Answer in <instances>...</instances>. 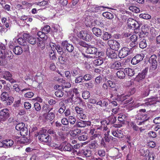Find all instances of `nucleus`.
<instances>
[{
  "label": "nucleus",
  "instance_id": "2f4dec72",
  "mask_svg": "<svg viewBox=\"0 0 160 160\" xmlns=\"http://www.w3.org/2000/svg\"><path fill=\"white\" fill-rule=\"evenodd\" d=\"M117 77L120 79H123L125 77V72L122 70L118 71L117 73Z\"/></svg>",
  "mask_w": 160,
  "mask_h": 160
},
{
  "label": "nucleus",
  "instance_id": "72a5a7b5",
  "mask_svg": "<svg viewBox=\"0 0 160 160\" xmlns=\"http://www.w3.org/2000/svg\"><path fill=\"white\" fill-rule=\"evenodd\" d=\"M12 74L8 71H5L3 73V78L7 80L10 81L9 78L12 77Z\"/></svg>",
  "mask_w": 160,
  "mask_h": 160
},
{
  "label": "nucleus",
  "instance_id": "58836bf2",
  "mask_svg": "<svg viewBox=\"0 0 160 160\" xmlns=\"http://www.w3.org/2000/svg\"><path fill=\"white\" fill-rule=\"evenodd\" d=\"M108 119L109 122L108 123H107V124L108 125L109 123L112 124L116 122L117 120L116 117L111 116L108 117Z\"/></svg>",
  "mask_w": 160,
  "mask_h": 160
},
{
  "label": "nucleus",
  "instance_id": "a878e982",
  "mask_svg": "<svg viewBox=\"0 0 160 160\" xmlns=\"http://www.w3.org/2000/svg\"><path fill=\"white\" fill-rule=\"evenodd\" d=\"M13 52L14 53L17 55L21 54L23 52L22 48L18 46H16L13 49Z\"/></svg>",
  "mask_w": 160,
  "mask_h": 160
},
{
  "label": "nucleus",
  "instance_id": "4d7b16f0",
  "mask_svg": "<svg viewBox=\"0 0 160 160\" xmlns=\"http://www.w3.org/2000/svg\"><path fill=\"white\" fill-rule=\"evenodd\" d=\"M75 110L77 112L78 116V115H79L80 114H82V113L84 111L83 109L82 108H80L78 107H76L75 108Z\"/></svg>",
  "mask_w": 160,
  "mask_h": 160
},
{
  "label": "nucleus",
  "instance_id": "c85d7f7f",
  "mask_svg": "<svg viewBox=\"0 0 160 160\" xmlns=\"http://www.w3.org/2000/svg\"><path fill=\"white\" fill-rule=\"evenodd\" d=\"M9 96L8 93L7 92H2L1 95V100L2 102L6 101Z\"/></svg>",
  "mask_w": 160,
  "mask_h": 160
},
{
  "label": "nucleus",
  "instance_id": "a211bd4d",
  "mask_svg": "<svg viewBox=\"0 0 160 160\" xmlns=\"http://www.w3.org/2000/svg\"><path fill=\"white\" fill-rule=\"evenodd\" d=\"M86 52L88 54H94L97 55V49L95 47L88 45L86 49Z\"/></svg>",
  "mask_w": 160,
  "mask_h": 160
},
{
  "label": "nucleus",
  "instance_id": "4468645a",
  "mask_svg": "<svg viewBox=\"0 0 160 160\" xmlns=\"http://www.w3.org/2000/svg\"><path fill=\"white\" fill-rule=\"evenodd\" d=\"M9 110L7 108H4L0 111V116L3 121H5L9 117Z\"/></svg>",
  "mask_w": 160,
  "mask_h": 160
},
{
  "label": "nucleus",
  "instance_id": "4c0bfd02",
  "mask_svg": "<svg viewBox=\"0 0 160 160\" xmlns=\"http://www.w3.org/2000/svg\"><path fill=\"white\" fill-rule=\"evenodd\" d=\"M103 16L109 19H112L113 18V15L111 13L106 12L103 13Z\"/></svg>",
  "mask_w": 160,
  "mask_h": 160
},
{
  "label": "nucleus",
  "instance_id": "7ed1b4c3",
  "mask_svg": "<svg viewBox=\"0 0 160 160\" xmlns=\"http://www.w3.org/2000/svg\"><path fill=\"white\" fill-rule=\"evenodd\" d=\"M38 138L40 141L45 142H49L51 141V137L47 133L45 129L39 132Z\"/></svg>",
  "mask_w": 160,
  "mask_h": 160
},
{
  "label": "nucleus",
  "instance_id": "e433bc0d",
  "mask_svg": "<svg viewBox=\"0 0 160 160\" xmlns=\"http://www.w3.org/2000/svg\"><path fill=\"white\" fill-rule=\"evenodd\" d=\"M103 63V60L102 58H99L94 60L93 61V63L95 66H99Z\"/></svg>",
  "mask_w": 160,
  "mask_h": 160
},
{
  "label": "nucleus",
  "instance_id": "c03bdc74",
  "mask_svg": "<svg viewBox=\"0 0 160 160\" xmlns=\"http://www.w3.org/2000/svg\"><path fill=\"white\" fill-rule=\"evenodd\" d=\"M55 94L57 97L61 98L63 96V92L58 89L55 92Z\"/></svg>",
  "mask_w": 160,
  "mask_h": 160
},
{
  "label": "nucleus",
  "instance_id": "5fc2aeb1",
  "mask_svg": "<svg viewBox=\"0 0 160 160\" xmlns=\"http://www.w3.org/2000/svg\"><path fill=\"white\" fill-rule=\"evenodd\" d=\"M140 18L146 19H150L151 18V16L148 14H141L139 15Z\"/></svg>",
  "mask_w": 160,
  "mask_h": 160
},
{
  "label": "nucleus",
  "instance_id": "0e129e2a",
  "mask_svg": "<svg viewBox=\"0 0 160 160\" xmlns=\"http://www.w3.org/2000/svg\"><path fill=\"white\" fill-rule=\"evenodd\" d=\"M83 154L86 157H89L91 155V152L90 150H87L84 151Z\"/></svg>",
  "mask_w": 160,
  "mask_h": 160
},
{
  "label": "nucleus",
  "instance_id": "1a4fd4ad",
  "mask_svg": "<svg viewBox=\"0 0 160 160\" xmlns=\"http://www.w3.org/2000/svg\"><path fill=\"white\" fill-rule=\"evenodd\" d=\"M108 42L110 48L114 50L115 51L118 50L120 47V44L116 40H109Z\"/></svg>",
  "mask_w": 160,
  "mask_h": 160
},
{
  "label": "nucleus",
  "instance_id": "774afa93",
  "mask_svg": "<svg viewBox=\"0 0 160 160\" xmlns=\"http://www.w3.org/2000/svg\"><path fill=\"white\" fill-rule=\"evenodd\" d=\"M149 158L148 160H153L155 155L153 152H149L148 154Z\"/></svg>",
  "mask_w": 160,
  "mask_h": 160
},
{
  "label": "nucleus",
  "instance_id": "2eb2a0df",
  "mask_svg": "<svg viewBox=\"0 0 160 160\" xmlns=\"http://www.w3.org/2000/svg\"><path fill=\"white\" fill-rule=\"evenodd\" d=\"M154 88L153 85L151 84L144 88L142 93L143 97H145L148 96L149 95L150 91H152Z\"/></svg>",
  "mask_w": 160,
  "mask_h": 160
},
{
  "label": "nucleus",
  "instance_id": "20e7f679",
  "mask_svg": "<svg viewBox=\"0 0 160 160\" xmlns=\"http://www.w3.org/2000/svg\"><path fill=\"white\" fill-rule=\"evenodd\" d=\"M146 110L144 109H140L138 111L136 118L140 120L147 121L149 119L147 114L145 113Z\"/></svg>",
  "mask_w": 160,
  "mask_h": 160
},
{
  "label": "nucleus",
  "instance_id": "37998d69",
  "mask_svg": "<svg viewBox=\"0 0 160 160\" xmlns=\"http://www.w3.org/2000/svg\"><path fill=\"white\" fill-rule=\"evenodd\" d=\"M68 120L69 122L72 125L74 124L76 122V118L72 116H69L68 117Z\"/></svg>",
  "mask_w": 160,
  "mask_h": 160
},
{
  "label": "nucleus",
  "instance_id": "f257e3e1",
  "mask_svg": "<svg viewBox=\"0 0 160 160\" xmlns=\"http://www.w3.org/2000/svg\"><path fill=\"white\" fill-rule=\"evenodd\" d=\"M128 27L134 30V32L136 33H138L140 29V24L138 22L132 18H129L127 21Z\"/></svg>",
  "mask_w": 160,
  "mask_h": 160
},
{
  "label": "nucleus",
  "instance_id": "4be33fe9",
  "mask_svg": "<svg viewBox=\"0 0 160 160\" xmlns=\"http://www.w3.org/2000/svg\"><path fill=\"white\" fill-rule=\"evenodd\" d=\"M2 146L0 145V147H4L6 146L7 147H10L13 144V141L10 139L5 140L2 141V143H1Z\"/></svg>",
  "mask_w": 160,
  "mask_h": 160
},
{
  "label": "nucleus",
  "instance_id": "052dcab7",
  "mask_svg": "<svg viewBox=\"0 0 160 160\" xmlns=\"http://www.w3.org/2000/svg\"><path fill=\"white\" fill-rule=\"evenodd\" d=\"M62 124L64 126H68L69 124V121L66 118H63L61 120Z\"/></svg>",
  "mask_w": 160,
  "mask_h": 160
},
{
  "label": "nucleus",
  "instance_id": "aec40b11",
  "mask_svg": "<svg viewBox=\"0 0 160 160\" xmlns=\"http://www.w3.org/2000/svg\"><path fill=\"white\" fill-rule=\"evenodd\" d=\"M81 71L78 67H76L72 69L71 71V74L72 76L76 77L82 75Z\"/></svg>",
  "mask_w": 160,
  "mask_h": 160
},
{
  "label": "nucleus",
  "instance_id": "338daca9",
  "mask_svg": "<svg viewBox=\"0 0 160 160\" xmlns=\"http://www.w3.org/2000/svg\"><path fill=\"white\" fill-rule=\"evenodd\" d=\"M34 107L35 110L37 111H39L41 109V107L38 102H35L34 104Z\"/></svg>",
  "mask_w": 160,
  "mask_h": 160
},
{
  "label": "nucleus",
  "instance_id": "6e6d98bb",
  "mask_svg": "<svg viewBox=\"0 0 160 160\" xmlns=\"http://www.w3.org/2000/svg\"><path fill=\"white\" fill-rule=\"evenodd\" d=\"M126 116L124 114H119L118 117V120L120 122L125 121L126 119Z\"/></svg>",
  "mask_w": 160,
  "mask_h": 160
},
{
  "label": "nucleus",
  "instance_id": "dca6fc26",
  "mask_svg": "<svg viewBox=\"0 0 160 160\" xmlns=\"http://www.w3.org/2000/svg\"><path fill=\"white\" fill-rule=\"evenodd\" d=\"M91 122L89 121L80 120L76 122V125L78 127L84 128L91 125Z\"/></svg>",
  "mask_w": 160,
  "mask_h": 160
},
{
  "label": "nucleus",
  "instance_id": "49530a36",
  "mask_svg": "<svg viewBox=\"0 0 160 160\" xmlns=\"http://www.w3.org/2000/svg\"><path fill=\"white\" fill-rule=\"evenodd\" d=\"M71 128L72 127L71 125L70 126L68 125L67 126H64L62 125V127H61L60 130L64 131H68L70 130Z\"/></svg>",
  "mask_w": 160,
  "mask_h": 160
},
{
  "label": "nucleus",
  "instance_id": "39448f33",
  "mask_svg": "<svg viewBox=\"0 0 160 160\" xmlns=\"http://www.w3.org/2000/svg\"><path fill=\"white\" fill-rule=\"evenodd\" d=\"M23 38L29 43L32 45L35 44L38 41V38L31 36L29 33H23Z\"/></svg>",
  "mask_w": 160,
  "mask_h": 160
},
{
  "label": "nucleus",
  "instance_id": "a18cd8bd",
  "mask_svg": "<svg viewBox=\"0 0 160 160\" xmlns=\"http://www.w3.org/2000/svg\"><path fill=\"white\" fill-rule=\"evenodd\" d=\"M49 56L51 59L55 60L56 58L55 52L52 50L49 52Z\"/></svg>",
  "mask_w": 160,
  "mask_h": 160
},
{
  "label": "nucleus",
  "instance_id": "7c9ffc66",
  "mask_svg": "<svg viewBox=\"0 0 160 160\" xmlns=\"http://www.w3.org/2000/svg\"><path fill=\"white\" fill-rule=\"evenodd\" d=\"M38 42H37V45L38 47H40L43 49L45 48V40L38 38Z\"/></svg>",
  "mask_w": 160,
  "mask_h": 160
},
{
  "label": "nucleus",
  "instance_id": "680f3d73",
  "mask_svg": "<svg viewBox=\"0 0 160 160\" xmlns=\"http://www.w3.org/2000/svg\"><path fill=\"white\" fill-rule=\"evenodd\" d=\"M71 87V84L70 82H64L62 84V88L63 89L64 88H68Z\"/></svg>",
  "mask_w": 160,
  "mask_h": 160
},
{
  "label": "nucleus",
  "instance_id": "603ef678",
  "mask_svg": "<svg viewBox=\"0 0 160 160\" xmlns=\"http://www.w3.org/2000/svg\"><path fill=\"white\" fill-rule=\"evenodd\" d=\"M21 142L23 144H27L29 142V140L26 137L23 136V137L20 139Z\"/></svg>",
  "mask_w": 160,
  "mask_h": 160
},
{
  "label": "nucleus",
  "instance_id": "864d4df0",
  "mask_svg": "<svg viewBox=\"0 0 160 160\" xmlns=\"http://www.w3.org/2000/svg\"><path fill=\"white\" fill-rule=\"evenodd\" d=\"M83 80L82 75H80L76 77L75 82L76 83H79L82 82Z\"/></svg>",
  "mask_w": 160,
  "mask_h": 160
},
{
  "label": "nucleus",
  "instance_id": "8fccbe9b",
  "mask_svg": "<svg viewBox=\"0 0 160 160\" xmlns=\"http://www.w3.org/2000/svg\"><path fill=\"white\" fill-rule=\"evenodd\" d=\"M82 96L84 99H86L90 97V94L88 91H85L82 93Z\"/></svg>",
  "mask_w": 160,
  "mask_h": 160
},
{
  "label": "nucleus",
  "instance_id": "13d9d810",
  "mask_svg": "<svg viewBox=\"0 0 160 160\" xmlns=\"http://www.w3.org/2000/svg\"><path fill=\"white\" fill-rule=\"evenodd\" d=\"M7 50L5 45L3 44H1L0 46V55L5 53V52Z\"/></svg>",
  "mask_w": 160,
  "mask_h": 160
},
{
  "label": "nucleus",
  "instance_id": "c9c22d12",
  "mask_svg": "<svg viewBox=\"0 0 160 160\" xmlns=\"http://www.w3.org/2000/svg\"><path fill=\"white\" fill-rule=\"evenodd\" d=\"M111 37V35L107 32H103L102 38L104 40H107Z\"/></svg>",
  "mask_w": 160,
  "mask_h": 160
},
{
  "label": "nucleus",
  "instance_id": "b1692460",
  "mask_svg": "<svg viewBox=\"0 0 160 160\" xmlns=\"http://www.w3.org/2000/svg\"><path fill=\"white\" fill-rule=\"evenodd\" d=\"M72 102H74L75 104H81V103H83V102L81 98L79 97H74V94L72 95L70 98Z\"/></svg>",
  "mask_w": 160,
  "mask_h": 160
},
{
  "label": "nucleus",
  "instance_id": "423d86ee",
  "mask_svg": "<svg viewBox=\"0 0 160 160\" xmlns=\"http://www.w3.org/2000/svg\"><path fill=\"white\" fill-rule=\"evenodd\" d=\"M157 56L155 54L152 55L149 58V62L151 64L150 70H154L157 67V62L156 60Z\"/></svg>",
  "mask_w": 160,
  "mask_h": 160
},
{
  "label": "nucleus",
  "instance_id": "f3484780",
  "mask_svg": "<svg viewBox=\"0 0 160 160\" xmlns=\"http://www.w3.org/2000/svg\"><path fill=\"white\" fill-rule=\"evenodd\" d=\"M112 133L113 136L118 138H122L123 136L122 131L118 129H113L112 131Z\"/></svg>",
  "mask_w": 160,
  "mask_h": 160
},
{
  "label": "nucleus",
  "instance_id": "c756f323",
  "mask_svg": "<svg viewBox=\"0 0 160 160\" xmlns=\"http://www.w3.org/2000/svg\"><path fill=\"white\" fill-rule=\"evenodd\" d=\"M62 47H63L62 45V46H60L58 45H57L55 46V48L57 51V52L58 54L61 55H62L64 51H65V48H63Z\"/></svg>",
  "mask_w": 160,
  "mask_h": 160
},
{
  "label": "nucleus",
  "instance_id": "473e14b6",
  "mask_svg": "<svg viewBox=\"0 0 160 160\" xmlns=\"http://www.w3.org/2000/svg\"><path fill=\"white\" fill-rule=\"evenodd\" d=\"M124 71L128 76L130 77L133 76L135 74L134 70L130 68H126L124 69Z\"/></svg>",
  "mask_w": 160,
  "mask_h": 160
},
{
  "label": "nucleus",
  "instance_id": "f03ea898",
  "mask_svg": "<svg viewBox=\"0 0 160 160\" xmlns=\"http://www.w3.org/2000/svg\"><path fill=\"white\" fill-rule=\"evenodd\" d=\"M102 128L101 127L91 128L89 134L90 135H92L91 137V139H95L96 138H99V137H102Z\"/></svg>",
  "mask_w": 160,
  "mask_h": 160
},
{
  "label": "nucleus",
  "instance_id": "0eeeda50",
  "mask_svg": "<svg viewBox=\"0 0 160 160\" xmlns=\"http://www.w3.org/2000/svg\"><path fill=\"white\" fill-rule=\"evenodd\" d=\"M131 48L126 47L122 48L120 50L118 56L121 58H123L131 53Z\"/></svg>",
  "mask_w": 160,
  "mask_h": 160
},
{
  "label": "nucleus",
  "instance_id": "f704fd0d",
  "mask_svg": "<svg viewBox=\"0 0 160 160\" xmlns=\"http://www.w3.org/2000/svg\"><path fill=\"white\" fill-rule=\"evenodd\" d=\"M54 113L53 112H49L46 113V119L52 120L54 118Z\"/></svg>",
  "mask_w": 160,
  "mask_h": 160
},
{
  "label": "nucleus",
  "instance_id": "9d476101",
  "mask_svg": "<svg viewBox=\"0 0 160 160\" xmlns=\"http://www.w3.org/2000/svg\"><path fill=\"white\" fill-rule=\"evenodd\" d=\"M148 71V68H146L144 69H143L141 72H139L137 76L135 78L136 80L138 82H139L144 79L146 76Z\"/></svg>",
  "mask_w": 160,
  "mask_h": 160
},
{
  "label": "nucleus",
  "instance_id": "de8ad7c7",
  "mask_svg": "<svg viewBox=\"0 0 160 160\" xmlns=\"http://www.w3.org/2000/svg\"><path fill=\"white\" fill-rule=\"evenodd\" d=\"M25 41H26L25 39L22 38H19L18 39V43L21 45H24L25 44H26L27 42H26Z\"/></svg>",
  "mask_w": 160,
  "mask_h": 160
},
{
  "label": "nucleus",
  "instance_id": "9b49d317",
  "mask_svg": "<svg viewBox=\"0 0 160 160\" xmlns=\"http://www.w3.org/2000/svg\"><path fill=\"white\" fill-rule=\"evenodd\" d=\"M72 149V146L68 143H62L58 147V149L61 151H71Z\"/></svg>",
  "mask_w": 160,
  "mask_h": 160
},
{
  "label": "nucleus",
  "instance_id": "e2e57ef3",
  "mask_svg": "<svg viewBox=\"0 0 160 160\" xmlns=\"http://www.w3.org/2000/svg\"><path fill=\"white\" fill-rule=\"evenodd\" d=\"M88 136L86 134H83L78 137V139L80 141H85L87 139Z\"/></svg>",
  "mask_w": 160,
  "mask_h": 160
},
{
  "label": "nucleus",
  "instance_id": "79ce46f5",
  "mask_svg": "<svg viewBox=\"0 0 160 160\" xmlns=\"http://www.w3.org/2000/svg\"><path fill=\"white\" fill-rule=\"evenodd\" d=\"M83 77V79L85 81L91 80L92 78V75L89 74H87L84 75Z\"/></svg>",
  "mask_w": 160,
  "mask_h": 160
},
{
  "label": "nucleus",
  "instance_id": "6ab92c4d",
  "mask_svg": "<svg viewBox=\"0 0 160 160\" xmlns=\"http://www.w3.org/2000/svg\"><path fill=\"white\" fill-rule=\"evenodd\" d=\"M114 50L111 48H108L107 50V54L109 58H115L117 57V55Z\"/></svg>",
  "mask_w": 160,
  "mask_h": 160
},
{
  "label": "nucleus",
  "instance_id": "a19ab883",
  "mask_svg": "<svg viewBox=\"0 0 160 160\" xmlns=\"http://www.w3.org/2000/svg\"><path fill=\"white\" fill-rule=\"evenodd\" d=\"M139 47L141 48H144L146 47L147 44L146 40L143 39L142 41H141L139 42Z\"/></svg>",
  "mask_w": 160,
  "mask_h": 160
},
{
  "label": "nucleus",
  "instance_id": "bf43d9fd",
  "mask_svg": "<svg viewBox=\"0 0 160 160\" xmlns=\"http://www.w3.org/2000/svg\"><path fill=\"white\" fill-rule=\"evenodd\" d=\"M58 60L59 62L62 64H64L67 61V59L63 57L62 55L58 57Z\"/></svg>",
  "mask_w": 160,
  "mask_h": 160
},
{
  "label": "nucleus",
  "instance_id": "bb28decb",
  "mask_svg": "<svg viewBox=\"0 0 160 160\" xmlns=\"http://www.w3.org/2000/svg\"><path fill=\"white\" fill-rule=\"evenodd\" d=\"M99 145L98 141L96 140H93L91 141L89 144V148L93 149H96L98 148Z\"/></svg>",
  "mask_w": 160,
  "mask_h": 160
},
{
  "label": "nucleus",
  "instance_id": "ddd939ff",
  "mask_svg": "<svg viewBox=\"0 0 160 160\" xmlns=\"http://www.w3.org/2000/svg\"><path fill=\"white\" fill-rule=\"evenodd\" d=\"M62 45L69 52H72L74 49V47L72 45L69 43L67 41L62 42Z\"/></svg>",
  "mask_w": 160,
  "mask_h": 160
},
{
  "label": "nucleus",
  "instance_id": "6e6552de",
  "mask_svg": "<svg viewBox=\"0 0 160 160\" xmlns=\"http://www.w3.org/2000/svg\"><path fill=\"white\" fill-rule=\"evenodd\" d=\"M78 37L86 41H89L92 38L91 34L88 33L86 31H80L78 34Z\"/></svg>",
  "mask_w": 160,
  "mask_h": 160
},
{
  "label": "nucleus",
  "instance_id": "ea45409f",
  "mask_svg": "<svg viewBox=\"0 0 160 160\" xmlns=\"http://www.w3.org/2000/svg\"><path fill=\"white\" fill-rule=\"evenodd\" d=\"M20 131V133L21 136H25L27 135L28 130L27 128L26 127H24Z\"/></svg>",
  "mask_w": 160,
  "mask_h": 160
},
{
  "label": "nucleus",
  "instance_id": "cd10ccee",
  "mask_svg": "<svg viewBox=\"0 0 160 160\" xmlns=\"http://www.w3.org/2000/svg\"><path fill=\"white\" fill-rule=\"evenodd\" d=\"M93 33L97 37L101 36L102 34V31L99 28L94 27L92 29Z\"/></svg>",
  "mask_w": 160,
  "mask_h": 160
},
{
  "label": "nucleus",
  "instance_id": "393cba45",
  "mask_svg": "<svg viewBox=\"0 0 160 160\" xmlns=\"http://www.w3.org/2000/svg\"><path fill=\"white\" fill-rule=\"evenodd\" d=\"M157 98L155 97H153L152 98H149L147 99V102L144 104V106H148L152 104H153L155 103L157 100Z\"/></svg>",
  "mask_w": 160,
  "mask_h": 160
},
{
  "label": "nucleus",
  "instance_id": "f8f14e48",
  "mask_svg": "<svg viewBox=\"0 0 160 160\" xmlns=\"http://www.w3.org/2000/svg\"><path fill=\"white\" fill-rule=\"evenodd\" d=\"M144 56V55L142 53L137 55L132 59L131 61V63L133 65L137 64L142 60Z\"/></svg>",
  "mask_w": 160,
  "mask_h": 160
},
{
  "label": "nucleus",
  "instance_id": "5701e85b",
  "mask_svg": "<svg viewBox=\"0 0 160 160\" xmlns=\"http://www.w3.org/2000/svg\"><path fill=\"white\" fill-rule=\"evenodd\" d=\"M122 64L120 62L117 61L111 63L110 67L112 69H118L122 67Z\"/></svg>",
  "mask_w": 160,
  "mask_h": 160
},
{
  "label": "nucleus",
  "instance_id": "09e8293b",
  "mask_svg": "<svg viewBox=\"0 0 160 160\" xmlns=\"http://www.w3.org/2000/svg\"><path fill=\"white\" fill-rule=\"evenodd\" d=\"M50 27L48 25H46L42 29L43 32L45 33H48L50 32Z\"/></svg>",
  "mask_w": 160,
  "mask_h": 160
},
{
  "label": "nucleus",
  "instance_id": "69168bd1",
  "mask_svg": "<svg viewBox=\"0 0 160 160\" xmlns=\"http://www.w3.org/2000/svg\"><path fill=\"white\" fill-rule=\"evenodd\" d=\"M138 36L136 35H133L131 36L130 38V40L132 42H137Z\"/></svg>",
  "mask_w": 160,
  "mask_h": 160
},
{
  "label": "nucleus",
  "instance_id": "3c124183",
  "mask_svg": "<svg viewBox=\"0 0 160 160\" xmlns=\"http://www.w3.org/2000/svg\"><path fill=\"white\" fill-rule=\"evenodd\" d=\"M25 127V124L22 122L18 124L16 126V129L17 130H20L24 127Z\"/></svg>",
  "mask_w": 160,
  "mask_h": 160
},
{
  "label": "nucleus",
  "instance_id": "412c9836",
  "mask_svg": "<svg viewBox=\"0 0 160 160\" xmlns=\"http://www.w3.org/2000/svg\"><path fill=\"white\" fill-rule=\"evenodd\" d=\"M4 53L0 55V58L5 59L7 57L10 58L13 57V54L11 51L7 50Z\"/></svg>",
  "mask_w": 160,
  "mask_h": 160
}]
</instances>
